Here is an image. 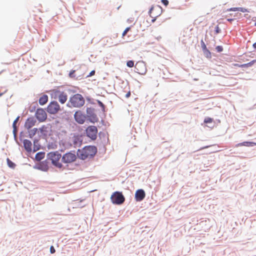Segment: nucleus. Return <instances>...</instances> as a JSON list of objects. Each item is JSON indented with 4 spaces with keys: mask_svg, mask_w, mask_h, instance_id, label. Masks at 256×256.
Segmentation results:
<instances>
[{
    "mask_svg": "<svg viewBox=\"0 0 256 256\" xmlns=\"http://www.w3.org/2000/svg\"><path fill=\"white\" fill-rule=\"evenodd\" d=\"M97 149L94 146H86L78 150L77 152L78 157L82 160L92 158L96 153Z\"/></svg>",
    "mask_w": 256,
    "mask_h": 256,
    "instance_id": "f257e3e1",
    "label": "nucleus"
},
{
    "mask_svg": "<svg viewBox=\"0 0 256 256\" xmlns=\"http://www.w3.org/2000/svg\"><path fill=\"white\" fill-rule=\"evenodd\" d=\"M61 158V154L58 151L50 152L47 154V160L51 161L52 164L58 168H62V166L60 162Z\"/></svg>",
    "mask_w": 256,
    "mask_h": 256,
    "instance_id": "f03ea898",
    "label": "nucleus"
},
{
    "mask_svg": "<svg viewBox=\"0 0 256 256\" xmlns=\"http://www.w3.org/2000/svg\"><path fill=\"white\" fill-rule=\"evenodd\" d=\"M70 102L72 106L80 108L84 105L85 100L81 94H77L70 98Z\"/></svg>",
    "mask_w": 256,
    "mask_h": 256,
    "instance_id": "7ed1b4c3",
    "label": "nucleus"
},
{
    "mask_svg": "<svg viewBox=\"0 0 256 256\" xmlns=\"http://www.w3.org/2000/svg\"><path fill=\"white\" fill-rule=\"evenodd\" d=\"M52 96L54 99H58L62 104H64L68 100V94L64 92L54 90L52 91Z\"/></svg>",
    "mask_w": 256,
    "mask_h": 256,
    "instance_id": "20e7f679",
    "label": "nucleus"
},
{
    "mask_svg": "<svg viewBox=\"0 0 256 256\" xmlns=\"http://www.w3.org/2000/svg\"><path fill=\"white\" fill-rule=\"evenodd\" d=\"M134 67L136 72L140 74H145L147 72L146 64L143 61H138L136 62Z\"/></svg>",
    "mask_w": 256,
    "mask_h": 256,
    "instance_id": "39448f33",
    "label": "nucleus"
},
{
    "mask_svg": "<svg viewBox=\"0 0 256 256\" xmlns=\"http://www.w3.org/2000/svg\"><path fill=\"white\" fill-rule=\"evenodd\" d=\"M150 16L154 18L152 20V22H154L156 20V18L160 16L162 13V8L159 6H156L151 8L149 11Z\"/></svg>",
    "mask_w": 256,
    "mask_h": 256,
    "instance_id": "423d86ee",
    "label": "nucleus"
},
{
    "mask_svg": "<svg viewBox=\"0 0 256 256\" xmlns=\"http://www.w3.org/2000/svg\"><path fill=\"white\" fill-rule=\"evenodd\" d=\"M111 200L114 204H120L124 201V198L121 192H115L111 196Z\"/></svg>",
    "mask_w": 256,
    "mask_h": 256,
    "instance_id": "0eeeda50",
    "label": "nucleus"
},
{
    "mask_svg": "<svg viewBox=\"0 0 256 256\" xmlns=\"http://www.w3.org/2000/svg\"><path fill=\"white\" fill-rule=\"evenodd\" d=\"M60 110V106L56 101L50 102L47 107V112L50 114H56Z\"/></svg>",
    "mask_w": 256,
    "mask_h": 256,
    "instance_id": "6e6552de",
    "label": "nucleus"
},
{
    "mask_svg": "<svg viewBox=\"0 0 256 256\" xmlns=\"http://www.w3.org/2000/svg\"><path fill=\"white\" fill-rule=\"evenodd\" d=\"M76 159V155L72 152H67L62 158V162L65 164H70L74 162Z\"/></svg>",
    "mask_w": 256,
    "mask_h": 256,
    "instance_id": "1a4fd4ad",
    "label": "nucleus"
},
{
    "mask_svg": "<svg viewBox=\"0 0 256 256\" xmlns=\"http://www.w3.org/2000/svg\"><path fill=\"white\" fill-rule=\"evenodd\" d=\"M86 135L92 140L97 138L98 129L96 126H89L86 130Z\"/></svg>",
    "mask_w": 256,
    "mask_h": 256,
    "instance_id": "9d476101",
    "label": "nucleus"
},
{
    "mask_svg": "<svg viewBox=\"0 0 256 256\" xmlns=\"http://www.w3.org/2000/svg\"><path fill=\"white\" fill-rule=\"evenodd\" d=\"M35 116L36 118L40 122H44L47 118V114L46 112L44 110V109L42 108L37 109Z\"/></svg>",
    "mask_w": 256,
    "mask_h": 256,
    "instance_id": "9b49d317",
    "label": "nucleus"
},
{
    "mask_svg": "<svg viewBox=\"0 0 256 256\" xmlns=\"http://www.w3.org/2000/svg\"><path fill=\"white\" fill-rule=\"evenodd\" d=\"M74 118L76 122L80 124H84L86 120L85 116L80 110L75 112Z\"/></svg>",
    "mask_w": 256,
    "mask_h": 256,
    "instance_id": "f8f14e48",
    "label": "nucleus"
},
{
    "mask_svg": "<svg viewBox=\"0 0 256 256\" xmlns=\"http://www.w3.org/2000/svg\"><path fill=\"white\" fill-rule=\"evenodd\" d=\"M36 120L34 117L28 118L25 122L24 128L29 130L36 124Z\"/></svg>",
    "mask_w": 256,
    "mask_h": 256,
    "instance_id": "ddd939ff",
    "label": "nucleus"
},
{
    "mask_svg": "<svg viewBox=\"0 0 256 256\" xmlns=\"http://www.w3.org/2000/svg\"><path fill=\"white\" fill-rule=\"evenodd\" d=\"M146 196L144 191L142 189L138 190L135 193V200L137 202L142 200Z\"/></svg>",
    "mask_w": 256,
    "mask_h": 256,
    "instance_id": "4468645a",
    "label": "nucleus"
},
{
    "mask_svg": "<svg viewBox=\"0 0 256 256\" xmlns=\"http://www.w3.org/2000/svg\"><path fill=\"white\" fill-rule=\"evenodd\" d=\"M72 141L74 146H80L82 142L81 138L79 136H74L72 138Z\"/></svg>",
    "mask_w": 256,
    "mask_h": 256,
    "instance_id": "2eb2a0df",
    "label": "nucleus"
},
{
    "mask_svg": "<svg viewBox=\"0 0 256 256\" xmlns=\"http://www.w3.org/2000/svg\"><path fill=\"white\" fill-rule=\"evenodd\" d=\"M24 146L26 150L28 152L32 151V142L28 140H24Z\"/></svg>",
    "mask_w": 256,
    "mask_h": 256,
    "instance_id": "dca6fc26",
    "label": "nucleus"
},
{
    "mask_svg": "<svg viewBox=\"0 0 256 256\" xmlns=\"http://www.w3.org/2000/svg\"><path fill=\"white\" fill-rule=\"evenodd\" d=\"M48 101V96L46 94L42 95L40 97L38 100L39 104L42 106L45 104L46 103H47Z\"/></svg>",
    "mask_w": 256,
    "mask_h": 256,
    "instance_id": "f3484780",
    "label": "nucleus"
},
{
    "mask_svg": "<svg viewBox=\"0 0 256 256\" xmlns=\"http://www.w3.org/2000/svg\"><path fill=\"white\" fill-rule=\"evenodd\" d=\"M256 146V142H244L238 144L237 146Z\"/></svg>",
    "mask_w": 256,
    "mask_h": 256,
    "instance_id": "a211bd4d",
    "label": "nucleus"
},
{
    "mask_svg": "<svg viewBox=\"0 0 256 256\" xmlns=\"http://www.w3.org/2000/svg\"><path fill=\"white\" fill-rule=\"evenodd\" d=\"M45 153L44 152H39L35 156L36 160L40 161L44 158Z\"/></svg>",
    "mask_w": 256,
    "mask_h": 256,
    "instance_id": "6ab92c4d",
    "label": "nucleus"
},
{
    "mask_svg": "<svg viewBox=\"0 0 256 256\" xmlns=\"http://www.w3.org/2000/svg\"><path fill=\"white\" fill-rule=\"evenodd\" d=\"M255 62L256 60H254L248 64H242L241 65H239L238 64H234V66L240 68H247L252 66Z\"/></svg>",
    "mask_w": 256,
    "mask_h": 256,
    "instance_id": "aec40b11",
    "label": "nucleus"
},
{
    "mask_svg": "<svg viewBox=\"0 0 256 256\" xmlns=\"http://www.w3.org/2000/svg\"><path fill=\"white\" fill-rule=\"evenodd\" d=\"M19 120V116L16 118L14 120L12 124V127H13V133L14 136L16 135V132H17V128H16V123L18 122V120Z\"/></svg>",
    "mask_w": 256,
    "mask_h": 256,
    "instance_id": "412c9836",
    "label": "nucleus"
},
{
    "mask_svg": "<svg viewBox=\"0 0 256 256\" xmlns=\"http://www.w3.org/2000/svg\"><path fill=\"white\" fill-rule=\"evenodd\" d=\"M48 162L46 161H44L42 162L40 164V168L44 171H47L48 169Z\"/></svg>",
    "mask_w": 256,
    "mask_h": 256,
    "instance_id": "4be33fe9",
    "label": "nucleus"
},
{
    "mask_svg": "<svg viewBox=\"0 0 256 256\" xmlns=\"http://www.w3.org/2000/svg\"><path fill=\"white\" fill-rule=\"evenodd\" d=\"M230 10H233V11H238V12H247V10L244 8H233L230 9Z\"/></svg>",
    "mask_w": 256,
    "mask_h": 256,
    "instance_id": "5701e85b",
    "label": "nucleus"
},
{
    "mask_svg": "<svg viewBox=\"0 0 256 256\" xmlns=\"http://www.w3.org/2000/svg\"><path fill=\"white\" fill-rule=\"evenodd\" d=\"M38 128H34L28 131V136L30 138H32L36 133Z\"/></svg>",
    "mask_w": 256,
    "mask_h": 256,
    "instance_id": "b1692460",
    "label": "nucleus"
},
{
    "mask_svg": "<svg viewBox=\"0 0 256 256\" xmlns=\"http://www.w3.org/2000/svg\"><path fill=\"white\" fill-rule=\"evenodd\" d=\"M201 45H202V48L203 50H206L207 52L208 53V54H209V56L210 55H211L210 54V51L207 49L206 48V45L205 44L204 42V41L202 40H201Z\"/></svg>",
    "mask_w": 256,
    "mask_h": 256,
    "instance_id": "393cba45",
    "label": "nucleus"
},
{
    "mask_svg": "<svg viewBox=\"0 0 256 256\" xmlns=\"http://www.w3.org/2000/svg\"><path fill=\"white\" fill-rule=\"evenodd\" d=\"M7 164L8 166L10 168H14L16 166V164L12 162L8 158H7L6 159Z\"/></svg>",
    "mask_w": 256,
    "mask_h": 256,
    "instance_id": "a878e982",
    "label": "nucleus"
},
{
    "mask_svg": "<svg viewBox=\"0 0 256 256\" xmlns=\"http://www.w3.org/2000/svg\"><path fill=\"white\" fill-rule=\"evenodd\" d=\"M126 66L129 68H132L134 66V62L133 60L128 61Z\"/></svg>",
    "mask_w": 256,
    "mask_h": 256,
    "instance_id": "bb28decb",
    "label": "nucleus"
},
{
    "mask_svg": "<svg viewBox=\"0 0 256 256\" xmlns=\"http://www.w3.org/2000/svg\"><path fill=\"white\" fill-rule=\"evenodd\" d=\"M213 121V119L210 118H209V117H207V118H206L204 120V122L206 123V124H208V123H212Z\"/></svg>",
    "mask_w": 256,
    "mask_h": 256,
    "instance_id": "cd10ccee",
    "label": "nucleus"
},
{
    "mask_svg": "<svg viewBox=\"0 0 256 256\" xmlns=\"http://www.w3.org/2000/svg\"><path fill=\"white\" fill-rule=\"evenodd\" d=\"M130 27H128L125 29L122 34V38H124V36L126 34L127 32L130 30Z\"/></svg>",
    "mask_w": 256,
    "mask_h": 256,
    "instance_id": "c85d7f7f",
    "label": "nucleus"
},
{
    "mask_svg": "<svg viewBox=\"0 0 256 256\" xmlns=\"http://www.w3.org/2000/svg\"><path fill=\"white\" fill-rule=\"evenodd\" d=\"M46 127L45 126H43L40 128H39V130L42 133H43L44 132L46 131Z\"/></svg>",
    "mask_w": 256,
    "mask_h": 256,
    "instance_id": "c756f323",
    "label": "nucleus"
},
{
    "mask_svg": "<svg viewBox=\"0 0 256 256\" xmlns=\"http://www.w3.org/2000/svg\"><path fill=\"white\" fill-rule=\"evenodd\" d=\"M216 49L218 52H221L223 50V48L222 46H217Z\"/></svg>",
    "mask_w": 256,
    "mask_h": 256,
    "instance_id": "7c9ffc66",
    "label": "nucleus"
},
{
    "mask_svg": "<svg viewBox=\"0 0 256 256\" xmlns=\"http://www.w3.org/2000/svg\"><path fill=\"white\" fill-rule=\"evenodd\" d=\"M74 73H75L74 70H72L71 72H70L69 74L70 76V78H74L75 77Z\"/></svg>",
    "mask_w": 256,
    "mask_h": 256,
    "instance_id": "2f4dec72",
    "label": "nucleus"
},
{
    "mask_svg": "<svg viewBox=\"0 0 256 256\" xmlns=\"http://www.w3.org/2000/svg\"><path fill=\"white\" fill-rule=\"evenodd\" d=\"M162 2L165 6H167L168 4V0H162Z\"/></svg>",
    "mask_w": 256,
    "mask_h": 256,
    "instance_id": "473e14b6",
    "label": "nucleus"
},
{
    "mask_svg": "<svg viewBox=\"0 0 256 256\" xmlns=\"http://www.w3.org/2000/svg\"><path fill=\"white\" fill-rule=\"evenodd\" d=\"M50 252L51 254H54L56 252L55 249L53 246H50Z\"/></svg>",
    "mask_w": 256,
    "mask_h": 256,
    "instance_id": "72a5a7b5",
    "label": "nucleus"
},
{
    "mask_svg": "<svg viewBox=\"0 0 256 256\" xmlns=\"http://www.w3.org/2000/svg\"><path fill=\"white\" fill-rule=\"evenodd\" d=\"M98 104L102 108H104V106L101 102L98 101Z\"/></svg>",
    "mask_w": 256,
    "mask_h": 256,
    "instance_id": "f704fd0d",
    "label": "nucleus"
},
{
    "mask_svg": "<svg viewBox=\"0 0 256 256\" xmlns=\"http://www.w3.org/2000/svg\"><path fill=\"white\" fill-rule=\"evenodd\" d=\"M130 96V92L129 91L127 92V94H126V98H128Z\"/></svg>",
    "mask_w": 256,
    "mask_h": 256,
    "instance_id": "c9c22d12",
    "label": "nucleus"
},
{
    "mask_svg": "<svg viewBox=\"0 0 256 256\" xmlns=\"http://www.w3.org/2000/svg\"><path fill=\"white\" fill-rule=\"evenodd\" d=\"M94 74H95V71H94V70H92V71L90 72V74H89V76H92L94 75Z\"/></svg>",
    "mask_w": 256,
    "mask_h": 256,
    "instance_id": "e433bc0d",
    "label": "nucleus"
},
{
    "mask_svg": "<svg viewBox=\"0 0 256 256\" xmlns=\"http://www.w3.org/2000/svg\"><path fill=\"white\" fill-rule=\"evenodd\" d=\"M241 15H242V14H241L240 13H238H238H236V14L234 16L240 17V16H241Z\"/></svg>",
    "mask_w": 256,
    "mask_h": 256,
    "instance_id": "4c0bfd02",
    "label": "nucleus"
},
{
    "mask_svg": "<svg viewBox=\"0 0 256 256\" xmlns=\"http://www.w3.org/2000/svg\"><path fill=\"white\" fill-rule=\"evenodd\" d=\"M205 54L206 56L207 57L210 58V55L209 56L208 53L207 52L206 50H204Z\"/></svg>",
    "mask_w": 256,
    "mask_h": 256,
    "instance_id": "58836bf2",
    "label": "nucleus"
},
{
    "mask_svg": "<svg viewBox=\"0 0 256 256\" xmlns=\"http://www.w3.org/2000/svg\"><path fill=\"white\" fill-rule=\"evenodd\" d=\"M227 20H228V21L232 22V20H233V19H232V18H227Z\"/></svg>",
    "mask_w": 256,
    "mask_h": 256,
    "instance_id": "ea45409f",
    "label": "nucleus"
},
{
    "mask_svg": "<svg viewBox=\"0 0 256 256\" xmlns=\"http://www.w3.org/2000/svg\"><path fill=\"white\" fill-rule=\"evenodd\" d=\"M253 47L254 48H256V42H255L254 44H253Z\"/></svg>",
    "mask_w": 256,
    "mask_h": 256,
    "instance_id": "a19ab883",
    "label": "nucleus"
},
{
    "mask_svg": "<svg viewBox=\"0 0 256 256\" xmlns=\"http://www.w3.org/2000/svg\"><path fill=\"white\" fill-rule=\"evenodd\" d=\"M216 32L218 33L219 32H218V28H217V30H216Z\"/></svg>",
    "mask_w": 256,
    "mask_h": 256,
    "instance_id": "79ce46f5",
    "label": "nucleus"
}]
</instances>
